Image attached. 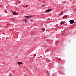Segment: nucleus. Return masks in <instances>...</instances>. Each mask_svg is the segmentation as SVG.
<instances>
[{
  "mask_svg": "<svg viewBox=\"0 0 76 76\" xmlns=\"http://www.w3.org/2000/svg\"><path fill=\"white\" fill-rule=\"evenodd\" d=\"M64 18H65V17H63V19H64Z\"/></svg>",
  "mask_w": 76,
  "mask_h": 76,
  "instance_id": "obj_18",
  "label": "nucleus"
},
{
  "mask_svg": "<svg viewBox=\"0 0 76 76\" xmlns=\"http://www.w3.org/2000/svg\"><path fill=\"white\" fill-rule=\"evenodd\" d=\"M34 55L35 56H36V55H35V54H34Z\"/></svg>",
  "mask_w": 76,
  "mask_h": 76,
  "instance_id": "obj_21",
  "label": "nucleus"
},
{
  "mask_svg": "<svg viewBox=\"0 0 76 76\" xmlns=\"http://www.w3.org/2000/svg\"><path fill=\"white\" fill-rule=\"evenodd\" d=\"M51 10H52L51 9H50L47 10L45 11V13H47V12H51Z\"/></svg>",
  "mask_w": 76,
  "mask_h": 76,
  "instance_id": "obj_1",
  "label": "nucleus"
},
{
  "mask_svg": "<svg viewBox=\"0 0 76 76\" xmlns=\"http://www.w3.org/2000/svg\"><path fill=\"white\" fill-rule=\"evenodd\" d=\"M10 76H12V75H10Z\"/></svg>",
  "mask_w": 76,
  "mask_h": 76,
  "instance_id": "obj_26",
  "label": "nucleus"
},
{
  "mask_svg": "<svg viewBox=\"0 0 76 76\" xmlns=\"http://www.w3.org/2000/svg\"><path fill=\"white\" fill-rule=\"evenodd\" d=\"M25 17L27 18H32V16H25Z\"/></svg>",
  "mask_w": 76,
  "mask_h": 76,
  "instance_id": "obj_3",
  "label": "nucleus"
},
{
  "mask_svg": "<svg viewBox=\"0 0 76 76\" xmlns=\"http://www.w3.org/2000/svg\"><path fill=\"white\" fill-rule=\"evenodd\" d=\"M11 12H12V13H13V12H13V10H11Z\"/></svg>",
  "mask_w": 76,
  "mask_h": 76,
  "instance_id": "obj_14",
  "label": "nucleus"
},
{
  "mask_svg": "<svg viewBox=\"0 0 76 76\" xmlns=\"http://www.w3.org/2000/svg\"><path fill=\"white\" fill-rule=\"evenodd\" d=\"M1 27L0 26V27Z\"/></svg>",
  "mask_w": 76,
  "mask_h": 76,
  "instance_id": "obj_28",
  "label": "nucleus"
},
{
  "mask_svg": "<svg viewBox=\"0 0 76 76\" xmlns=\"http://www.w3.org/2000/svg\"><path fill=\"white\" fill-rule=\"evenodd\" d=\"M0 32H1V31H0Z\"/></svg>",
  "mask_w": 76,
  "mask_h": 76,
  "instance_id": "obj_23",
  "label": "nucleus"
},
{
  "mask_svg": "<svg viewBox=\"0 0 76 76\" xmlns=\"http://www.w3.org/2000/svg\"><path fill=\"white\" fill-rule=\"evenodd\" d=\"M56 31H57V29H56Z\"/></svg>",
  "mask_w": 76,
  "mask_h": 76,
  "instance_id": "obj_25",
  "label": "nucleus"
},
{
  "mask_svg": "<svg viewBox=\"0 0 76 76\" xmlns=\"http://www.w3.org/2000/svg\"><path fill=\"white\" fill-rule=\"evenodd\" d=\"M3 35H4V33H3Z\"/></svg>",
  "mask_w": 76,
  "mask_h": 76,
  "instance_id": "obj_19",
  "label": "nucleus"
},
{
  "mask_svg": "<svg viewBox=\"0 0 76 76\" xmlns=\"http://www.w3.org/2000/svg\"><path fill=\"white\" fill-rule=\"evenodd\" d=\"M13 15H18V13L16 12H13Z\"/></svg>",
  "mask_w": 76,
  "mask_h": 76,
  "instance_id": "obj_4",
  "label": "nucleus"
},
{
  "mask_svg": "<svg viewBox=\"0 0 76 76\" xmlns=\"http://www.w3.org/2000/svg\"><path fill=\"white\" fill-rule=\"evenodd\" d=\"M69 22L71 24H72L73 23H75L74 21L73 20H71L69 21Z\"/></svg>",
  "mask_w": 76,
  "mask_h": 76,
  "instance_id": "obj_2",
  "label": "nucleus"
},
{
  "mask_svg": "<svg viewBox=\"0 0 76 76\" xmlns=\"http://www.w3.org/2000/svg\"><path fill=\"white\" fill-rule=\"evenodd\" d=\"M56 44H58V43H56Z\"/></svg>",
  "mask_w": 76,
  "mask_h": 76,
  "instance_id": "obj_22",
  "label": "nucleus"
},
{
  "mask_svg": "<svg viewBox=\"0 0 76 76\" xmlns=\"http://www.w3.org/2000/svg\"><path fill=\"white\" fill-rule=\"evenodd\" d=\"M64 17L66 18H67V17L66 15H65L64 16Z\"/></svg>",
  "mask_w": 76,
  "mask_h": 76,
  "instance_id": "obj_13",
  "label": "nucleus"
},
{
  "mask_svg": "<svg viewBox=\"0 0 76 76\" xmlns=\"http://www.w3.org/2000/svg\"><path fill=\"white\" fill-rule=\"evenodd\" d=\"M65 34V33H64L62 34V36H63V35H64V34Z\"/></svg>",
  "mask_w": 76,
  "mask_h": 76,
  "instance_id": "obj_9",
  "label": "nucleus"
},
{
  "mask_svg": "<svg viewBox=\"0 0 76 76\" xmlns=\"http://www.w3.org/2000/svg\"><path fill=\"white\" fill-rule=\"evenodd\" d=\"M43 3H45V1H43Z\"/></svg>",
  "mask_w": 76,
  "mask_h": 76,
  "instance_id": "obj_20",
  "label": "nucleus"
},
{
  "mask_svg": "<svg viewBox=\"0 0 76 76\" xmlns=\"http://www.w3.org/2000/svg\"><path fill=\"white\" fill-rule=\"evenodd\" d=\"M12 20H15V18H12Z\"/></svg>",
  "mask_w": 76,
  "mask_h": 76,
  "instance_id": "obj_11",
  "label": "nucleus"
},
{
  "mask_svg": "<svg viewBox=\"0 0 76 76\" xmlns=\"http://www.w3.org/2000/svg\"><path fill=\"white\" fill-rule=\"evenodd\" d=\"M60 15H63V12H61V13L60 14Z\"/></svg>",
  "mask_w": 76,
  "mask_h": 76,
  "instance_id": "obj_10",
  "label": "nucleus"
},
{
  "mask_svg": "<svg viewBox=\"0 0 76 76\" xmlns=\"http://www.w3.org/2000/svg\"><path fill=\"white\" fill-rule=\"evenodd\" d=\"M6 12H7V11H5Z\"/></svg>",
  "mask_w": 76,
  "mask_h": 76,
  "instance_id": "obj_24",
  "label": "nucleus"
},
{
  "mask_svg": "<svg viewBox=\"0 0 76 76\" xmlns=\"http://www.w3.org/2000/svg\"><path fill=\"white\" fill-rule=\"evenodd\" d=\"M48 62L50 61V60H48Z\"/></svg>",
  "mask_w": 76,
  "mask_h": 76,
  "instance_id": "obj_16",
  "label": "nucleus"
},
{
  "mask_svg": "<svg viewBox=\"0 0 76 76\" xmlns=\"http://www.w3.org/2000/svg\"><path fill=\"white\" fill-rule=\"evenodd\" d=\"M31 21H32V20H31Z\"/></svg>",
  "mask_w": 76,
  "mask_h": 76,
  "instance_id": "obj_27",
  "label": "nucleus"
},
{
  "mask_svg": "<svg viewBox=\"0 0 76 76\" xmlns=\"http://www.w3.org/2000/svg\"><path fill=\"white\" fill-rule=\"evenodd\" d=\"M28 5H26V7H28Z\"/></svg>",
  "mask_w": 76,
  "mask_h": 76,
  "instance_id": "obj_15",
  "label": "nucleus"
},
{
  "mask_svg": "<svg viewBox=\"0 0 76 76\" xmlns=\"http://www.w3.org/2000/svg\"><path fill=\"white\" fill-rule=\"evenodd\" d=\"M18 64H19V65H20V64H22V63L21 62H18Z\"/></svg>",
  "mask_w": 76,
  "mask_h": 76,
  "instance_id": "obj_5",
  "label": "nucleus"
},
{
  "mask_svg": "<svg viewBox=\"0 0 76 76\" xmlns=\"http://www.w3.org/2000/svg\"><path fill=\"white\" fill-rule=\"evenodd\" d=\"M64 22H61V25H62V24H64Z\"/></svg>",
  "mask_w": 76,
  "mask_h": 76,
  "instance_id": "obj_7",
  "label": "nucleus"
},
{
  "mask_svg": "<svg viewBox=\"0 0 76 76\" xmlns=\"http://www.w3.org/2000/svg\"><path fill=\"white\" fill-rule=\"evenodd\" d=\"M57 60H58V61H61V59H60V58H57Z\"/></svg>",
  "mask_w": 76,
  "mask_h": 76,
  "instance_id": "obj_6",
  "label": "nucleus"
},
{
  "mask_svg": "<svg viewBox=\"0 0 76 76\" xmlns=\"http://www.w3.org/2000/svg\"><path fill=\"white\" fill-rule=\"evenodd\" d=\"M42 31H45V29L44 28L42 29Z\"/></svg>",
  "mask_w": 76,
  "mask_h": 76,
  "instance_id": "obj_8",
  "label": "nucleus"
},
{
  "mask_svg": "<svg viewBox=\"0 0 76 76\" xmlns=\"http://www.w3.org/2000/svg\"><path fill=\"white\" fill-rule=\"evenodd\" d=\"M24 20L25 21V22H27V20Z\"/></svg>",
  "mask_w": 76,
  "mask_h": 76,
  "instance_id": "obj_12",
  "label": "nucleus"
},
{
  "mask_svg": "<svg viewBox=\"0 0 76 76\" xmlns=\"http://www.w3.org/2000/svg\"><path fill=\"white\" fill-rule=\"evenodd\" d=\"M26 7V6H23V7Z\"/></svg>",
  "mask_w": 76,
  "mask_h": 76,
  "instance_id": "obj_17",
  "label": "nucleus"
}]
</instances>
